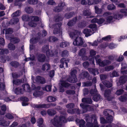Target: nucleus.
<instances>
[{"instance_id": "nucleus-1", "label": "nucleus", "mask_w": 127, "mask_h": 127, "mask_svg": "<svg viewBox=\"0 0 127 127\" xmlns=\"http://www.w3.org/2000/svg\"><path fill=\"white\" fill-rule=\"evenodd\" d=\"M77 30H73L69 33V34L71 38L74 39V40L73 42V44L74 45L81 46L83 44V41L81 37L77 36Z\"/></svg>"}, {"instance_id": "nucleus-2", "label": "nucleus", "mask_w": 127, "mask_h": 127, "mask_svg": "<svg viewBox=\"0 0 127 127\" xmlns=\"http://www.w3.org/2000/svg\"><path fill=\"white\" fill-rule=\"evenodd\" d=\"M51 122L54 126L56 127H61L63 123L67 122V120L64 116H61L59 117L58 116H56Z\"/></svg>"}, {"instance_id": "nucleus-3", "label": "nucleus", "mask_w": 127, "mask_h": 127, "mask_svg": "<svg viewBox=\"0 0 127 127\" xmlns=\"http://www.w3.org/2000/svg\"><path fill=\"white\" fill-rule=\"evenodd\" d=\"M86 120L87 123L86 126L88 127H98L96 120V116L95 115H92L91 117L87 116Z\"/></svg>"}, {"instance_id": "nucleus-4", "label": "nucleus", "mask_w": 127, "mask_h": 127, "mask_svg": "<svg viewBox=\"0 0 127 127\" xmlns=\"http://www.w3.org/2000/svg\"><path fill=\"white\" fill-rule=\"evenodd\" d=\"M95 59L96 63L100 66L103 67L111 64V62L108 59H105L102 61L99 55H97L95 56Z\"/></svg>"}, {"instance_id": "nucleus-5", "label": "nucleus", "mask_w": 127, "mask_h": 127, "mask_svg": "<svg viewBox=\"0 0 127 127\" xmlns=\"http://www.w3.org/2000/svg\"><path fill=\"white\" fill-rule=\"evenodd\" d=\"M62 24L61 22L56 23L53 25L52 27L54 28L53 31V33L56 34L58 33H60L61 32V26ZM49 27L50 28L52 27L51 26V24H50L49 25Z\"/></svg>"}, {"instance_id": "nucleus-6", "label": "nucleus", "mask_w": 127, "mask_h": 127, "mask_svg": "<svg viewBox=\"0 0 127 127\" xmlns=\"http://www.w3.org/2000/svg\"><path fill=\"white\" fill-rule=\"evenodd\" d=\"M59 84L61 85L60 87V91L62 92H64V91L63 87L67 88L70 86V84L67 83L66 81L62 80H60Z\"/></svg>"}, {"instance_id": "nucleus-7", "label": "nucleus", "mask_w": 127, "mask_h": 127, "mask_svg": "<svg viewBox=\"0 0 127 127\" xmlns=\"http://www.w3.org/2000/svg\"><path fill=\"white\" fill-rule=\"evenodd\" d=\"M104 96L107 98L108 101H110L113 98V97L111 96V91L109 89H107L105 91Z\"/></svg>"}, {"instance_id": "nucleus-8", "label": "nucleus", "mask_w": 127, "mask_h": 127, "mask_svg": "<svg viewBox=\"0 0 127 127\" xmlns=\"http://www.w3.org/2000/svg\"><path fill=\"white\" fill-rule=\"evenodd\" d=\"M30 42L32 44L36 43L38 42H39L40 44H41L43 43V41L42 39H41L39 36L37 35V34L35 38H32L30 39Z\"/></svg>"}, {"instance_id": "nucleus-9", "label": "nucleus", "mask_w": 127, "mask_h": 127, "mask_svg": "<svg viewBox=\"0 0 127 127\" xmlns=\"http://www.w3.org/2000/svg\"><path fill=\"white\" fill-rule=\"evenodd\" d=\"M112 13L110 12H107L104 13L103 14L104 17H107V22L110 23L112 21L113 17L111 16Z\"/></svg>"}, {"instance_id": "nucleus-10", "label": "nucleus", "mask_w": 127, "mask_h": 127, "mask_svg": "<svg viewBox=\"0 0 127 127\" xmlns=\"http://www.w3.org/2000/svg\"><path fill=\"white\" fill-rule=\"evenodd\" d=\"M33 107L34 108H50V105L49 104H34Z\"/></svg>"}, {"instance_id": "nucleus-11", "label": "nucleus", "mask_w": 127, "mask_h": 127, "mask_svg": "<svg viewBox=\"0 0 127 127\" xmlns=\"http://www.w3.org/2000/svg\"><path fill=\"white\" fill-rule=\"evenodd\" d=\"M35 80L36 82L37 83L44 84L45 83V80L44 78L39 76L36 77Z\"/></svg>"}, {"instance_id": "nucleus-12", "label": "nucleus", "mask_w": 127, "mask_h": 127, "mask_svg": "<svg viewBox=\"0 0 127 127\" xmlns=\"http://www.w3.org/2000/svg\"><path fill=\"white\" fill-rule=\"evenodd\" d=\"M76 122L77 124L79 125V127H86L85 122L83 120L77 119Z\"/></svg>"}, {"instance_id": "nucleus-13", "label": "nucleus", "mask_w": 127, "mask_h": 127, "mask_svg": "<svg viewBox=\"0 0 127 127\" xmlns=\"http://www.w3.org/2000/svg\"><path fill=\"white\" fill-rule=\"evenodd\" d=\"M89 74L87 71H84L82 72L79 75L81 79H84L89 77Z\"/></svg>"}, {"instance_id": "nucleus-14", "label": "nucleus", "mask_w": 127, "mask_h": 127, "mask_svg": "<svg viewBox=\"0 0 127 127\" xmlns=\"http://www.w3.org/2000/svg\"><path fill=\"white\" fill-rule=\"evenodd\" d=\"M46 52L47 56L48 57H52L54 55L57 56L58 53V51L57 50H56L53 53L51 51L50 52L49 49H48V50H47Z\"/></svg>"}, {"instance_id": "nucleus-15", "label": "nucleus", "mask_w": 127, "mask_h": 127, "mask_svg": "<svg viewBox=\"0 0 127 127\" xmlns=\"http://www.w3.org/2000/svg\"><path fill=\"white\" fill-rule=\"evenodd\" d=\"M88 70L90 73L93 74L94 76L96 74H98L99 73L98 70L97 68H89Z\"/></svg>"}, {"instance_id": "nucleus-16", "label": "nucleus", "mask_w": 127, "mask_h": 127, "mask_svg": "<svg viewBox=\"0 0 127 127\" xmlns=\"http://www.w3.org/2000/svg\"><path fill=\"white\" fill-rule=\"evenodd\" d=\"M46 59V56L43 54H41L38 55L37 59L39 62H44Z\"/></svg>"}, {"instance_id": "nucleus-17", "label": "nucleus", "mask_w": 127, "mask_h": 127, "mask_svg": "<svg viewBox=\"0 0 127 127\" xmlns=\"http://www.w3.org/2000/svg\"><path fill=\"white\" fill-rule=\"evenodd\" d=\"M77 20V17H76L73 18L72 20L69 21L67 24V25L69 26H72L75 24Z\"/></svg>"}, {"instance_id": "nucleus-18", "label": "nucleus", "mask_w": 127, "mask_h": 127, "mask_svg": "<svg viewBox=\"0 0 127 127\" xmlns=\"http://www.w3.org/2000/svg\"><path fill=\"white\" fill-rule=\"evenodd\" d=\"M83 33L85 34L86 37H88L90 36L93 33V32L91 30L89 29H86L84 30L83 31Z\"/></svg>"}, {"instance_id": "nucleus-19", "label": "nucleus", "mask_w": 127, "mask_h": 127, "mask_svg": "<svg viewBox=\"0 0 127 127\" xmlns=\"http://www.w3.org/2000/svg\"><path fill=\"white\" fill-rule=\"evenodd\" d=\"M23 92L25 91L26 92H31V90L29 85L28 84H25L23 85Z\"/></svg>"}, {"instance_id": "nucleus-20", "label": "nucleus", "mask_w": 127, "mask_h": 127, "mask_svg": "<svg viewBox=\"0 0 127 127\" xmlns=\"http://www.w3.org/2000/svg\"><path fill=\"white\" fill-rule=\"evenodd\" d=\"M37 126L39 127H45V126L43 124V120L42 118H39L37 120Z\"/></svg>"}, {"instance_id": "nucleus-21", "label": "nucleus", "mask_w": 127, "mask_h": 127, "mask_svg": "<svg viewBox=\"0 0 127 127\" xmlns=\"http://www.w3.org/2000/svg\"><path fill=\"white\" fill-rule=\"evenodd\" d=\"M127 81V75H124L121 76L120 78L119 82L122 84L125 83Z\"/></svg>"}, {"instance_id": "nucleus-22", "label": "nucleus", "mask_w": 127, "mask_h": 127, "mask_svg": "<svg viewBox=\"0 0 127 127\" xmlns=\"http://www.w3.org/2000/svg\"><path fill=\"white\" fill-rule=\"evenodd\" d=\"M1 110H0V115H4L5 113L7 108L6 105L3 104L0 106Z\"/></svg>"}, {"instance_id": "nucleus-23", "label": "nucleus", "mask_w": 127, "mask_h": 127, "mask_svg": "<svg viewBox=\"0 0 127 127\" xmlns=\"http://www.w3.org/2000/svg\"><path fill=\"white\" fill-rule=\"evenodd\" d=\"M15 93L17 95H20L23 94V89L20 88H16L14 90Z\"/></svg>"}, {"instance_id": "nucleus-24", "label": "nucleus", "mask_w": 127, "mask_h": 127, "mask_svg": "<svg viewBox=\"0 0 127 127\" xmlns=\"http://www.w3.org/2000/svg\"><path fill=\"white\" fill-rule=\"evenodd\" d=\"M47 113L49 115L51 116H53L56 114V111L53 109H48Z\"/></svg>"}, {"instance_id": "nucleus-25", "label": "nucleus", "mask_w": 127, "mask_h": 127, "mask_svg": "<svg viewBox=\"0 0 127 127\" xmlns=\"http://www.w3.org/2000/svg\"><path fill=\"white\" fill-rule=\"evenodd\" d=\"M110 115H112L114 114V113L113 111L111 110L108 109H106L104 110V115L107 116H109V114Z\"/></svg>"}, {"instance_id": "nucleus-26", "label": "nucleus", "mask_w": 127, "mask_h": 127, "mask_svg": "<svg viewBox=\"0 0 127 127\" xmlns=\"http://www.w3.org/2000/svg\"><path fill=\"white\" fill-rule=\"evenodd\" d=\"M10 123L9 121H6L4 120H0V125L4 127L8 126Z\"/></svg>"}, {"instance_id": "nucleus-27", "label": "nucleus", "mask_w": 127, "mask_h": 127, "mask_svg": "<svg viewBox=\"0 0 127 127\" xmlns=\"http://www.w3.org/2000/svg\"><path fill=\"white\" fill-rule=\"evenodd\" d=\"M82 101L86 103L91 104L92 102V101L90 98H83L82 99Z\"/></svg>"}, {"instance_id": "nucleus-28", "label": "nucleus", "mask_w": 127, "mask_h": 127, "mask_svg": "<svg viewBox=\"0 0 127 127\" xmlns=\"http://www.w3.org/2000/svg\"><path fill=\"white\" fill-rule=\"evenodd\" d=\"M8 39L10 40L11 42L14 43H17L20 41L19 39L16 37L12 38V37H10L8 38Z\"/></svg>"}, {"instance_id": "nucleus-29", "label": "nucleus", "mask_w": 127, "mask_h": 127, "mask_svg": "<svg viewBox=\"0 0 127 127\" xmlns=\"http://www.w3.org/2000/svg\"><path fill=\"white\" fill-rule=\"evenodd\" d=\"M21 99L23 102L22 104L23 106H26L28 105V103L26 102L29 101V99L27 97H22L21 98Z\"/></svg>"}, {"instance_id": "nucleus-30", "label": "nucleus", "mask_w": 127, "mask_h": 127, "mask_svg": "<svg viewBox=\"0 0 127 127\" xmlns=\"http://www.w3.org/2000/svg\"><path fill=\"white\" fill-rule=\"evenodd\" d=\"M50 65L48 63L45 64H43L41 68L42 70L43 71L45 70H47L50 69Z\"/></svg>"}, {"instance_id": "nucleus-31", "label": "nucleus", "mask_w": 127, "mask_h": 127, "mask_svg": "<svg viewBox=\"0 0 127 127\" xmlns=\"http://www.w3.org/2000/svg\"><path fill=\"white\" fill-rule=\"evenodd\" d=\"M47 34V32L46 31L44 30H43L42 32V33L39 32L37 33V35L39 36L41 38V39H42V37L45 36Z\"/></svg>"}, {"instance_id": "nucleus-32", "label": "nucleus", "mask_w": 127, "mask_h": 127, "mask_svg": "<svg viewBox=\"0 0 127 127\" xmlns=\"http://www.w3.org/2000/svg\"><path fill=\"white\" fill-rule=\"evenodd\" d=\"M86 50L84 48H83L81 49L79 52V55L81 57L86 55Z\"/></svg>"}, {"instance_id": "nucleus-33", "label": "nucleus", "mask_w": 127, "mask_h": 127, "mask_svg": "<svg viewBox=\"0 0 127 127\" xmlns=\"http://www.w3.org/2000/svg\"><path fill=\"white\" fill-rule=\"evenodd\" d=\"M19 21L18 19L17 18H13L11 20L9 24L11 25L15 24L17 23Z\"/></svg>"}, {"instance_id": "nucleus-34", "label": "nucleus", "mask_w": 127, "mask_h": 127, "mask_svg": "<svg viewBox=\"0 0 127 127\" xmlns=\"http://www.w3.org/2000/svg\"><path fill=\"white\" fill-rule=\"evenodd\" d=\"M89 27L92 29L93 31V32H95L97 30L96 25L95 24H91L89 26Z\"/></svg>"}, {"instance_id": "nucleus-35", "label": "nucleus", "mask_w": 127, "mask_h": 127, "mask_svg": "<svg viewBox=\"0 0 127 127\" xmlns=\"http://www.w3.org/2000/svg\"><path fill=\"white\" fill-rule=\"evenodd\" d=\"M67 80L70 82L73 83H75L77 80V78L73 77L72 78L71 77H69L68 78Z\"/></svg>"}, {"instance_id": "nucleus-36", "label": "nucleus", "mask_w": 127, "mask_h": 127, "mask_svg": "<svg viewBox=\"0 0 127 127\" xmlns=\"http://www.w3.org/2000/svg\"><path fill=\"white\" fill-rule=\"evenodd\" d=\"M101 98V96L100 95L97 93L95 95H94L92 98L93 100L96 101H97L99 100Z\"/></svg>"}, {"instance_id": "nucleus-37", "label": "nucleus", "mask_w": 127, "mask_h": 127, "mask_svg": "<svg viewBox=\"0 0 127 127\" xmlns=\"http://www.w3.org/2000/svg\"><path fill=\"white\" fill-rule=\"evenodd\" d=\"M87 0L89 5H92L98 3L101 1V0H93V1H91V0Z\"/></svg>"}, {"instance_id": "nucleus-38", "label": "nucleus", "mask_w": 127, "mask_h": 127, "mask_svg": "<svg viewBox=\"0 0 127 127\" xmlns=\"http://www.w3.org/2000/svg\"><path fill=\"white\" fill-rule=\"evenodd\" d=\"M102 83L107 88H110L112 86V84L109 81L104 80L103 81Z\"/></svg>"}, {"instance_id": "nucleus-39", "label": "nucleus", "mask_w": 127, "mask_h": 127, "mask_svg": "<svg viewBox=\"0 0 127 127\" xmlns=\"http://www.w3.org/2000/svg\"><path fill=\"white\" fill-rule=\"evenodd\" d=\"M43 94V92L42 91H38L34 92L33 93V95L36 97H38L39 96L42 95Z\"/></svg>"}, {"instance_id": "nucleus-40", "label": "nucleus", "mask_w": 127, "mask_h": 127, "mask_svg": "<svg viewBox=\"0 0 127 127\" xmlns=\"http://www.w3.org/2000/svg\"><path fill=\"white\" fill-rule=\"evenodd\" d=\"M25 11L26 12L28 13H31L33 12L32 8L30 7H27L25 9Z\"/></svg>"}, {"instance_id": "nucleus-41", "label": "nucleus", "mask_w": 127, "mask_h": 127, "mask_svg": "<svg viewBox=\"0 0 127 127\" xmlns=\"http://www.w3.org/2000/svg\"><path fill=\"white\" fill-rule=\"evenodd\" d=\"M71 70L70 75L72 77L76 78V74L77 72L76 70L75 69H71Z\"/></svg>"}, {"instance_id": "nucleus-42", "label": "nucleus", "mask_w": 127, "mask_h": 127, "mask_svg": "<svg viewBox=\"0 0 127 127\" xmlns=\"http://www.w3.org/2000/svg\"><path fill=\"white\" fill-rule=\"evenodd\" d=\"M56 98L52 96H49L47 98V100L49 102H51L56 101Z\"/></svg>"}, {"instance_id": "nucleus-43", "label": "nucleus", "mask_w": 127, "mask_h": 127, "mask_svg": "<svg viewBox=\"0 0 127 127\" xmlns=\"http://www.w3.org/2000/svg\"><path fill=\"white\" fill-rule=\"evenodd\" d=\"M106 120L107 123H111L113 120V117L110 115L106 118Z\"/></svg>"}, {"instance_id": "nucleus-44", "label": "nucleus", "mask_w": 127, "mask_h": 127, "mask_svg": "<svg viewBox=\"0 0 127 127\" xmlns=\"http://www.w3.org/2000/svg\"><path fill=\"white\" fill-rule=\"evenodd\" d=\"M114 68L113 65H110L106 66L105 68V70L106 71H109L113 70Z\"/></svg>"}, {"instance_id": "nucleus-45", "label": "nucleus", "mask_w": 127, "mask_h": 127, "mask_svg": "<svg viewBox=\"0 0 127 127\" xmlns=\"http://www.w3.org/2000/svg\"><path fill=\"white\" fill-rule=\"evenodd\" d=\"M83 86L84 87L91 86L92 84V82L90 81H88L83 83Z\"/></svg>"}, {"instance_id": "nucleus-46", "label": "nucleus", "mask_w": 127, "mask_h": 127, "mask_svg": "<svg viewBox=\"0 0 127 127\" xmlns=\"http://www.w3.org/2000/svg\"><path fill=\"white\" fill-rule=\"evenodd\" d=\"M74 14V12H71L69 13H67L65 14V17L67 19H69Z\"/></svg>"}, {"instance_id": "nucleus-47", "label": "nucleus", "mask_w": 127, "mask_h": 127, "mask_svg": "<svg viewBox=\"0 0 127 127\" xmlns=\"http://www.w3.org/2000/svg\"><path fill=\"white\" fill-rule=\"evenodd\" d=\"M95 13L97 14H100L102 11V9L99 8L97 6H95Z\"/></svg>"}, {"instance_id": "nucleus-48", "label": "nucleus", "mask_w": 127, "mask_h": 127, "mask_svg": "<svg viewBox=\"0 0 127 127\" xmlns=\"http://www.w3.org/2000/svg\"><path fill=\"white\" fill-rule=\"evenodd\" d=\"M30 19L32 21L37 22L39 21V18L36 16H31L30 17Z\"/></svg>"}, {"instance_id": "nucleus-49", "label": "nucleus", "mask_w": 127, "mask_h": 127, "mask_svg": "<svg viewBox=\"0 0 127 127\" xmlns=\"http://www.w3.org/2000/svg\"><path fill=\"white\" fill-rule=\"evenodd\" d=\"M10 64L12 66L15 67H17L19 66V63L16 61L12 62Z\"/></svg>"}, {"instance_id": "nucleus-50", "label": "nucleus", "mask_w": 127, "mask_h": 127, "mask_svg": "<svg viewBox=\"0 0 127 127\" xmlns=\"http://www.w3.org/2000/svg\"><path fill=\"white\" fill-rule=\"evenodd\" d=\"M8 50L7 49H2L0 52V55L1 56L2 55L7 54L8 53Z\"/></svg>"}, {"instance_id": "nucleus-51", "label": "nucleus", "mask_w": 127, "mask_h": 127, "mask_svg": "<svg viewBox=\"0 0 127 127\" xmlns=\"http://www.w3.org/2000/svg\"><path fill=\"white\" fill-rule=\"evenodd\" d=\"M21 13V11L19 10H18L15 12L13 13L11 15L12 17L18 16L20 15Z\"/></svg>"}, {"instance_id": "nucleus-52", "label": "nucleus", "mask_w": 127, "mask_h": 127, "mask_svg": "<svg viewBox=\"0 0 127 127\" xmlns=\"http://www.w3.org/2000/svg\"><path fill=\"white\" fill-rule=\"evenodd\" d=\"M119 100L121 102H126L127 100V97L125 95H121L118 98Z\"/></svg>"}, {"instance_id": "nucleus-53", "label": "nucleus", "mask_w": 127, "mask_h": 127, "mask_svg": "<svg viewBox=\"0 0 127 127\" xmlns=\"http://www.w3.org/2000/svg\"><path fill=\"white\" fill-rule=\"evenodd\" d=\"M8 47L9 49L11 50H14L15 48L14 45L11 43H9L8 44Z\"/></svg>"}, {"instance_id": "nucleus-54", "label": "nucleus", "mask_w": 127, "mask_h": 127, "mask_svg": "<svg viewBox=\"0 0 127 127\" xmlns=\"http://www.w3.org/2000/svg\"><path fill=\"white\" fill-rule=\"evenodd\" d=\"M68 43L66 42H63L61 43L60 46L62 48L65 47L69 45Z\"/></svg>"}, {"instance_id": "nucleus-55", "label": "nucleus", "mask_w": 127, "mask_h": 127, "mask_svg": "<svg viewBox=\"0 0 127 127\" xmlns=\"http://www.w3.org/2000/svg\"><path fill=\"white\" fill-rule=\"evenodd\" d=\"M80 106L83 109V113H84L87 111L88 105L85 106L84 104L81 103L80 105Z\"/></svg>"}, {"instance_id": "nucleus-56", "label": "nucleus", "mask_w": 127, "mask_h": 127, "mask_svg": "<svg viewBox=\"0 0 127 127\" xmlns=\"http://www.w3.org/2000/svg\"><path fill=\"white\" fill-rule=\"evenodd\" d=\"M68 55V52L66 50H65L63 51L61 53V56L63 57H67Z\"/></svg>"}, {"instance_id": "nucleus-57", "label": "nucleus", "mask_w": 127, "mask_h": 127, "mask_svg": "<svg viewBox=\"0 0 127 127\" xmlns=\"http://www.w3.org/2000/svg\"><path fill=\"white\" fill-rule=\"evenodd\" d=\"M43 90L46 91L47 92L50 91L51 89V86L50 85H47L42 88Z\"/></svg>"}, {"instance_id": "nucleus-58", "label": "nucleus", "mask_w": 127, "mask_h": 127, "mask_svg": "<svg viewBox=\"0 0 127 127\" xmlns=\"http://www.w3.org/2000/svg\"><path fill=\"white\" fill-rule=\"evenodd\" d=\"M22 20L24 21H28L30 19V17L27 15H24L22 17Z\"/></svg>"}, {"instance_id": "nucleus-59", "label": "nucleus", "mask_w": 127, "mask_h": 127, "mask_svg": "<svg viewBox=\"0 0 127 127\" xmlns=\"http://www.w3.org/2000/svg\"><path fill=\"white\" fill-rule=\"evenodd\" d=\"M95 88L94 89H92L91 90L90 92V94L92 95L93 96L97 93V91L95 88Z\"/></svg>"}, {"instance_id": "nucleus-60", "label": "nucleus", "mask_w": 127, "mask_h": 127, "mask_svg": "<svg viewBox=\"0 0 127 127\" xmlns=\"http://www.w3.org/2000/svg\"><path fill=\"white\" fill-rule=\"evenodd\" d=\"M13 32V30L11 28L6 29L5 30V34H11Z\"/></svg>"}, {"instance_id": "nucleus-61", "label": "nucleus", "mask_w": 127, "mask_h": 127, "mask_svg": "<svg viewBox=\"0 0 127 127\" xmlns=\"http://www.w3.org/2000/svg\"><path fill=\"white\" fill-rule=\"evenodd\" d=\"M124 90L123 89H120L118 90L115 93L116 95H122L124 92Z\"/></svg>"}, {"instance_id": "nucleus-62", "label": "nucleus", "mask_w": 127, "mask_h": 127, "mask_svg": "<svg viewBox=\"0 0 127 127\" xmlns=\"http://www.w3.org/2000/svg\"><path fill=\"white\" fill-rule=\"evenodd\" d=\"M58 40L57 38L54 36H51L50 37L49 39V41L50 42H55Z\"/></svg>"}, {"instance_id": "nucleus-63", "label": "nucleus", "mask_w": 127, "mask_h": 127, "mask_svg": "<svg viewBox=\"0 0 127 127\" xmlns=\"http://www.w3.org/2000/svg\"><path fill=\"white\" fill-rule=\"evenodd\" d=\"M62 8H61L59 5L58 6L55 7L53 9L54 11L56 12H59L61 11Z\"/></svg>"}, {"instance_id": "nucleus-64", "label": "nucleus", "mask_w": 127, "mask_h": 127, "mask_svg": "<svg viewBox=\"0 0 127 127\" xmlns=\"http://www.w3.org/2000/svg\"><path fill=\"white\" fill-rule=\"evenodd\" d=\"M28 2L30 4L34 5L37 3L38 0H28Z\"/></svg>"}]
</instances>
